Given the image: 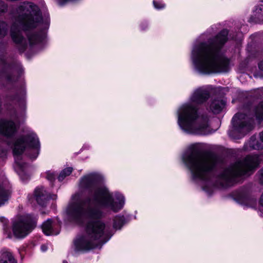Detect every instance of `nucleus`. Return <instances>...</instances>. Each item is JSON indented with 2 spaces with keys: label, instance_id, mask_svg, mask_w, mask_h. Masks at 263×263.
<instances>
[{
  "label": "nucleus",
  "instance_id": "f257e3e1",
  "mask_svg": "<svg viewBox=\"0 0 263 263\" xmlns=\"http://www.w3.org/2000/svg\"><path fill=\"white\" fill-rule=\"evenodd\" d=\"M103 177L91 173L82 177L79 190L71 197L65 213L67 219L85 225V232L74 241L76 251H87L108 241L113 235L110 225L102 219L104 209L115 212L121 210L125 198L120 193H112L102 183Z\"/></svg>",
  "mask_w": 263,
  "mask_h": 263
},
{
  "label": "nucleus",
  "instance_id": "f03ea898",
  "mask_svg": "<svg viewBox=\"0 0 263 263\" xmlns=\"http://www.w3.org/2000/svg\"><path fill=\"white\" fill-rule=\"evenodd\" d=\"M262 158V155H249L227 168L217 171L216 157L200 154L198 144H194L190 146L183 155L182 160L190 170L192 179L195 181H199L202 190L210 194L214 187L219 184L227 185L236 177L250 175Z\"/></svg>",
  "mask_w": 263,
  "mask_h": 263
},
{
  "label": "nucleus",
  "instance_id": "7ed1b4c3",
  "mask_svg": "<svg viewBox=\"0 0 263 263\" xmlns=\"http://www.w3.org/2000/svg\"><path fill=\"white\" fill-rule=\"evenodd\" d=\"M208 30L193 45L191 59L194 69L201 74L226 71L229 60L225 57L224 45L228 40V31L223 29L208 37Z\"/></svg>",
  "mask_w": 263,
  "mask_h": 263
},
{
  "label": "nucleus",
  "instance_id": "20e7f679",
  "mask_svg": "<svg viewBox=\"0 0 263 263\" xmlns=\"http://www.w3.org/2000/svg\"><path fill=\"white\" fill-rule=\"evenodd\" d=\"M10 36L20 52L42 43L46 37L39 7L30 2L20 4L13 13Z\"/></svg>",
  "mask_w": 263,
  "mask_h": 263
},
{
  "label": "nucleus",
  "instance_id": "39448f33",
  "mask_svg": "<svg viewBox=\"0 0 263 263\" xmlns=\"http://www.w3.org/2000/svg\"><path fill=\"white\" fill-rule=\"evenodd\" d=\"M212 88L211 86H205L195 89L189 102L178 108V124L184 132L196 135H207L210 133L209 118L199 114L197 105L205 103L209 99Z\"/></svg>",
  "mask_w": 263,
  "mask_h": 263
},
{
  "label": "nucleus",
  "instance_id": "423d86ee",
  "mask_svg": "<svg viewBox=\"0 0 263 263\" xmlns=\"http://www.w3.org/2000/svg\"><path fill=\"white\" fill-rule=\"evenodd\" d=\"M14 157V169L22 180L28 178V165L24 162L22 154L26 147L27 155L31 159H36L40 152V143L36 134L29 130L24 136L16 139L12 144Z\"/></svg>",
  "mask_w": 263,
  "mask_h": 263
},
{
  "label": "nucleus",
  "instance_id": "0eeeda50",
  "mask_svg": "<svg viewBox=\"0 0 263 263\" xmlns=\"http://www.w3.org/2000/svg\"><path fill=\"white\" fill-rule=\"evenodd\" d=\"M254 116L259 121L263 120V102L257 105L252 113L250 110L245 109L236 114L232 119L229 136L235 139L243 137L253 129Z\"/></svg>",
  "mask_w": 263,
  "mask_h": 263
},
{
  "label": "nucleus",
  "instance_id": "6e6552de",
  "mask_svg": "<svg viewBox=\"0 0 263 263\" xmlns=\"http://www.w3.org/2000/svg\"><path fill=\"white\" fill-rule=\"evenodd\" d=\"M0 65L3 69L0 72V79L5 80L7 83L11 84L16 81L23 71L20 63L10 62L5 57L0 59Z\"/></svg>",
  "mask_w": 263,
  "mask_h": 263
},
{
  "label": "nucleus",
  "instance_id": "1a4fd4ad",
  "mask_svg": "<svg viewBox=\"0 0 263 263\" xmlns=\"http://www.w3.org/2000/svg\"><path fill=\"white\" fill-rule=\"evenodd\" d=\"M36 218L34 215L24 214L18 217L13 224L14 236L23 238L29 234L35 227Z\"/></svg>",
  "mask_w": 263,
  "mask_h": 263
},
{
  "label": "nucleus",
  "instance_id": "9d476101",
  "mask_svg": "<svg viewBox=\"0 0 263 263\" xmlns=\"http://www.w3.org/2000/svg\"><path fill=\"white\" fill-rule=\"evenodd\" d=\"M16 132V125L12 121H0V135L11 139Z\"/></svg>",
  "mask_w": 263,
  "mask_h": 263
},
{
  "label": "nucleus",
  "instance_id": "9b49d317",
  "mask_svg": "<svg viewBox=\"0 0 263 263\" xmlns=\"http://www.w3.org/2000/svg\"><path fill=\"white\" fill-rule=\"evenodd\" d=\"M60 224L58 220L53 221L48 219L42 224L43 232L46 235H58L60 233Z\"/></svg>",
  "mask_w": 263,
  "mask_h": 263
},
{
  "label": "nucleus",
  "instance_id": "f8f14e48",
  "mask_svg": "<svg viewBox=\"0 0 263 263\" xmlns=\"http://www.w3.org/2000/svg\"><path fill=\"white\" fill-rule=\"evenodd\" d=\"M235 198L239 203L248 207L253 208L256 204V199L245 192H238Z\"/></svg>",
  "mask_w": 263,
  "mask_h": 263
},
{
  "label": "nucleus",
  "instance_id": "ddd939ff",
  "mask_svg": "<svg viewBox=\"0 0 263 263\" xmlns=\"http://www.w3.org/2000/svg\"><path fill=\"white\" fill-rule=\"evenodd\" d=\"M34 196L36 202L42 206L45 205L49 198L48 193L43 187H36L34 190Z\"/></svg>",
  "mask_w": 263,
  "mask_h": 263
},
{
  "label": "nucleus",
  "instance_id": "4468645a",
  "mask_svg": "<svg viewBox=\"0 0 263 263\" xmlns=\"http://www.w3.org/2000/svg\"><path fill=\"white\" fill-rule=\"evenodd\" d=\"M252 19L256 23H263V1L260 2L255 6L252 15Z\"/></svg>",
  "mask_w": 263,
  "mask_h": 263
},
{
  "label": "nucleus",
  "instance_id": "2eb2a0df",
  "mask_svg": "<svg viewBox=\"0 0 263 263\" xmlns=\"http://www.w3.org/2000/svg\"><path fill=\"white\" fill-rule=\"evenodd\" d=\"M224 104V101L221 99H213L208 104V108L214 114H218L222 110Z\"/></svg>",
  "mask_w": 263,
  "mask_h": 263
},
{
  "label": "nucleus",
  "instance_id": "dca6fc26",
  "mask_svg": "<svg viewBox=\"0 0 263 263\" xmlns=\"http://www.w3.org/2000/svg\"><path fill=\"white\" fill-rule=\"evenodd\" d=\"M249 146L253 149H259L263 148V132L259 134V140L256 141L254 137H252L249 141Z\"/></svg>",
  "mask_w": 263,
  "mask_h": 263
},
{
  "label": "nucleus",
  "instance_id": "f3484780",
  "mask_svg": "<svg viewBox=\"0 0 263 263\" xmlns=\"http://www.w3.org/2000/svg\"><path fill=\"white\" fill-rule=\"evenodd\" d=\"M25 95L26 91L24 88H22L19 92V94L17 95V96L13 98L14 100H17L19 103V105L20 107L22 109V110H24L26 108V102H25Z\"/></svg>",
  "mask_w": 263,
  "mask_h": 263
},
{
  "label": "nucleus",
  "instance_id": "a211bd4d",
  "mask_svg": "<svg viewBox=\"0 0 263 263\" xmlns=\"http://www.w3.org/2000/svg\"><path fill=\"white\" fill-rule=\"evenodd\" d=\"M0 263H17L12 253L6 251L1 255Z\"/></svg>",
  "mask_w": 263,
  "mask_h": 263
},
{
  "label": "nucleus",
  "instance_id": "6ab92c4d",
  "mask_svg": "<svg viewBox=\"0 0 263 263\" xmlns=\"http://www.w3.org/2000/svg\"><path fill=\"white\" fill-rule=\"evenodd\" d=\"M73 168L72 167H67L63 170L58 176V180L60 181L63 180L64 178L70 175L72 173Z\"/></svg>",
  "mask_w": 263,
  "mask_h": 263
},
{
  "label": "nucleus",
  "instance_id": "aec40b11",
  "mask_svg": "<svg viewBox=\"0 0 263 263\" xmlns=\"http://www.w3.org/2000/svg\"><path fill=\"white\" fill-rule=\"evenodd\" d=\"M124 219L123 216H116L114 220V228L115 229H120L124 224Z\"/></svg>",
  "mask_w": 263,
  "mask_h": 263
},
{
  "label": "nucleus",
  "instance_id": "412c9836",
  "mask_svg": "<svg viewBox=\"0 0 263 263\" xmlns=\"http://www.w3.org/2000/svg\"><path fill=\"white\" fill-rule=\"evenodd\" d=\"M8 32V25L3 21H0V37L5 36Z\"/></svg>",
  "mask_w": 263,
  "mask_h": 263
},
{
  "label": "nucleus",
  "instance_id": "4be33fe9",
  "mask_svg": "<svg viewBox=\"0 0 263 263\" xmlns=\"http://www.w3.org/2000/svg\"><path fill=\"white\" fill-rule=\"evenodd\" d=\"M57 174L53 171H48L46 173V178L48 180L52 181L54 180L57 176Z\"/></svg>",
  "mask_w": 263,
  "mask_h": 263
},
{
  "label": "nucleus",
  "instance_id": "5701e85b",
  "mask_svg": "<svg viewBox=\"0 0 263 263\" xmlns=\"http://www.w3.org/2000/svg\"><path fill=\"white\" fill-rule=\"evenodd\" d=\"M8 9L7 5L3 1L0 0V15L5 13Z\"/></svg>",
  "mask_w": 263,
  "mask_h": 263
},
{
  "label": "nucleus",
  "instance_id": "b1692460",
  "mask_svg": "<svg viewBox=\"0 0 263 263\" xmlns=\"http://www.w3.org/2000/svg\"><path fill=\"white\" fill-rule=\"evenodd\" d=\"M153 5L154 7L158 10L163 9L165 7V5L164 4L162 3L161 2L155 0L153 1Z\"/></svg>",
  "mask_w": 263,
  "mask_h": 263
},
{
  "label": "nucleus",
  "instance_id": "393cba45",
  "mask_svg": "<svg viewBox=\"0 0 263 263\" xmlns=\"http://www.w3.org/2000/svg\"><path fill=\"white\" fill-rule=\"evenodd\" d=\"M259 210L260 215L263 217V193L262 194L259 201Z\"/></svg>",
  "mask_w": 263,
  "mask_h": 263
},
{
  "label": "nucleus",
  "instance_id": "a878e982",
  "mask_svg": "<svg viewBox=\"0 0 263 263\" xmlns=\"http://www.w3.org/2000/svg\"><path fill=\"white\" fill-rule=\"evenodd\" d=\"M7 154V150L6 149H0V157L4 158L6 156Z\"/></svg>",
  "mask_w": 263,
  "mask_h": 263
},
{
  "label": "nucleus",
  "instance_id": "bb28decb",
  "mask_svg": "<svg viewBox=\"0 0 263 263\" xmlns=\"http://www.w3.org/2000/svg\"><path fill=\"white\" fill-rule=\"evenodd\" d=\"M48 247L47 244H44L41 246V251L43 252L46 251L48 250Z\"/></svg>",
  "mask_w": 263,
  "mask_h": 263
},
{
  "label": "nucleus",
  "instance_id": "cd10ccee",
  "mask_svg": "<svg viewBox=\"0 0 263 263\" xmlns=\"http://www.w3.org/2000/svg\"><path fill=\"white\" fill-rule=\"evenodd\" d=\"M147 27V23L146 22H143L141 24V28L142 30H144Z\"/></svg>",
  "mask_w": 263,
  "mask_h": 263
},
{
  "label": "nucleus",
  "instance_id": "c85d7f7f",
  "mask_svg": "<svg viewBox=\"0 0 263 263\" xmlns=\"http://www.w3.org/2000/svg\"><path fill=\"white\" fill-rule=\"evenodd\" d=\"M259 174H260V180L262 183H263V168L260 171Z\"/></svg>",
  "mask_w": 263,
  "mask_h": 263
},
{
  "label": "nucleus",
  "instance_id": "c756f323",
  "mask_svg": "<svg viewBox=\"0 0 263 263\" xmlns=\"http://www.w3.org/2000/svg\"><path fill=\"white\" fill-rule=\"evenodd\" d=\"M259 68L263 71V60L258 64Z\"/></svg>",
  "mask_w": 263,
  "mask_h": 263
},
{
  "label": "nucleus",
  "instance_id": "7c9ffc66",
  "mask_svg": "<svg viewBox=\"0 0 263 263\" xmlns=\"http://www.w3.org/2000/svg\"><path fill=\"white\" fill-rule=\"evenodd\" d=\"M44 23V27H45V29L47 28L48 26V20L46 21L45 22V23Z\"/></svg>",
  "mask_w": 263,
  "mask_h": 263
},
{
  "label": "nucleus",
  "instance_id": "2f4dec72",
  "mask_svg": "<svg viewBox=\"0 0 263 263\" xmlns=\"http://www.w3.org/2000/svg\"><path fill=\"white\" fill-rule=\"evenodd\" d=\"M63 263H68V262L64 260V261H63Z\"/></svg>",
  "mask_w": 263,
  "mask_h": 263
},
{
  "label": "nucleus",
  "instance_id": "473e14b6",
  "mask_svg": "<svg viewBox=\"0 0 263 263\" xmlns=\"http://www.w3.org/2000/svg\"><path fill=\"white\" fill-rule=\"evenodd\" d=\"M8 144L9 145H10V143H9V142H8Z\"/></svg>",
  "mask_w": 263,
  "mask_h": 263
},
{
  "label": "nucleus",
  "instance_id": "72a5a7b5",
  "mask_svg": "<svg viewBox=\"0 0 263 263\" xmlns=\"http://www.w3.org/2000/svg\"><path fill=\"white\" fill-rule=\"evenodd\" d=\"M54 198L53 199H55L56 197H57L56 195H54Z\"/></svg>",
  "mask_w": 263,
  "mask_h": 263
},
{
  "label": "nucleus",
  "instance_id": "f704fd0d",
  "mask_svg": "<svg viewBox=\"0 0 263 263\" xmlns=\"http://www.w3.org/2000/svg\"><path fill=\"white\" fill-rule=\"evenodd\" d=\"M4 219L3 218H0V220Z\"/></svg>",
  "mask_w": 263,
  "mask_h": 263
}]
</instances>
